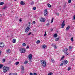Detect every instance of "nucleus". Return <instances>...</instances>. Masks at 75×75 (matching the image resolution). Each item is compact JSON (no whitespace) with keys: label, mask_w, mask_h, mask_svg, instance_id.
<instances>
[{"label":"nucleus","mask_w":75,"mask_h":75,"mask_svg":"<svg viewBox=\"0 0 75 75\" xmlns=\"http://www.w3.org/2000/svg\"><path fill=\"white\" fill-rule=\"evenodd\" d=\"M2 69L3 70L4 72L6 73L7 71H8L10 69V68L9 67H7V66H4L3 67Z\"/></svg>","instance_id":"nucleus-1"},{"label":"nucleus","mask_w":75,"mask_h":75,"mask_svg":"<svg viewBox=\"0 0 75 75\" xmlns=\"http://www.w3.org/2000/svg\"><path fill=\"white\" fill-rule=\"evenodd\" d=\"M25 50L24 48H22L20 49V52L21 53H25Z\"/></svg>","instance_id":"nucleus-2"},{"label":"nucleus","mask_w":75,"mask_h":75,"mask_svg":"<svg viewBox=\"0 0 75 75\" xmlns=\"http://www.w3.org/2000/svg\"><path fill=\"white\" fill-rule=\"evenodd\" d=\"M42 64L43 67H46V62L44 60L43 62H42Z\"/></svg>","instance_id":"nucleus-3"},{"label":"nucleus","mask_w":75,"mask_h":75,"mask_svg":"<svg viewBox=\"0 0 75 75\" xmlns=\"http://www.w3.org/2000/svg\"><path fill=\"white\" fill-rule=\"evenodd\" d=\"M45 18H44L41 17V18L40 19V21L41 22H44V23H45Z\"/></svg>","instance_id":"nucleus-4"},{"label":"nucleus","mask_w":75,"mask_h":75,"mask_svg":"<svg viewBox=\"0 0 75 75\" xmlns=\"http://www.w3.org/2000/svg\"><path fill=\"white\" fill-rule=\"evenodd\" d=\"M4 47V44L3 42H1L0 47L1 48H3Z\"/></svg>","instance_id":"nucleus-5"},{"label":"nucleus","mask_w":75,"mask_h":75,"mask_svg":"<svg viewBox=\"0 0 75 75\" xmlns=\"http://www.w3.org/2000/svg\"><path fill=\"white\" fill-rule=\"evenodd\" d=\"M30 28L29 27H28L25 30V33H27L28 31L29 30H30Z\"/></svg>","instance_id":"nucleus-6"},{"label":"nucleus","mask_w":75,"mask_h":75,"mask_svg":"<svg viewBox=\"0 0 75 75\" xmlns=\"http://www.w3.org/2000/svg\"><path fill=\"white\" fill-rule=\"evenodd\" d=\"M33 57V55L32 54H30L29 55L28 57L29 58L30 60H31V58H32V57Z\"/></svg>","instance_id":"nucleus-7"},{"label":"nucleus","mask_w":75,"mask_h":75,"mask_svg":"<svg viewBox=\"0 0 75 75\" xmlns=\"http://www.w3.org/2000/svg\"><path fill=\"white\" fill-rule=\"evenodd\" d=\"M62 62L64 65H66V64L68 63V61H67V60H66L64 61H63Z\"/></svg>","instance_id":"nucleus-8"},{"label":"nucleus","mask_w":75,"mask_h":75,"mask_svg":"<svg viewBox=\"0 0 75 75\" xmlns=\"http://www.w3.org/2000/svg\"><path fill=\"white\" fill-rule=\"evenodd\" d=\"M21 5H24L25 3L23 1H21Z\"/></svg>","instance_id":"nucleus-9"},{"label":"nucleus","mask_w":75,"mask_h":75,"mask_svg":"<svg viewBox=\"0 0 75 75\" xmlns=\"http://www.w3.org/2000/svg\"><path fill=\"white\" fill-rule=\"evenodd\" d=\"M42 48H43L44 49H45L47 48V45H44L42 46Z\"/></svg>","instance_id":"nucleus-10"},{"label":"nucleus","mask_w":75,"mask_h":75,"mask_svg":"<svg viewBox=\"0 0 75 75\" xmlns=\"http://www.w3.org/2000/svg\"><path fill=\"white\" fill-rule=\"evenodd\" d=\"M9 75H17V73H10Z\"/></svg>","instance_id":"nucleus-11"},{"label":"nucleus","mask_w":75,"mask_h":75,"mask_svg":"<svg viewBox=\"0 0 75 75\" xmlns=\"http://www.w3.org/2000/svg\"><path fill=\"white\" fill-rule=\"evenodd\" d=\"M60 38V37H58L57 38H56L55 39V41H58V40H59Z\"/></svg>","instance_id":"nucleus-12"},{"label":"nucleus","mask_w":75,"mask_h":75,"mask_svg":"<svg viewBox=\"0 0 75 75\" xmlns=\"http://www.w3.org/2000/svg\"><path fill=\"white\" fill-rule=\"evenodd\" d=\"M69 28H70V26H68V27H67L66 30V31H68V30L69 29Z\"/></svg>","instance_id":"nucleus-13"},{"label":"nucleus","mask_w":75,"mask_h":75,"mask_svg":"<svg viewBox=\"0 0 75 75\" xmlns=\"http://www.w3.org/2000/svg\"><path fill=\"white\" fill-rule=\"evenodd\" d=\"M54 37H55V38H57V37H58V35H57V33H55L54 35Z\"/></svg>","instance_id":"nucleus-14"},{"label":"nucleus","mask_w":75,"mask_h":75,"mask_svg":"<svg viewBox=\"0 0 75 75\" xmlns=\"http://www.w3.org/2000/svg\"><path fill=\"white\" fill-rule=\"evenodd\" d=\"M65 24H62L61 25V28H64V26H65Z\"/></svg>","instance_id":"nucleus-15"},{"label":"nucleus","mask_w":75,"mask_h":75,"mask_svg":"<svg viewBox=\"0 0 75 75\" xmlns=\"http://www.w3.org/2000/svg\"><path fill=\"white\" fill-rule=\"evenodd\" d=\"M44 13H48V11H47V9H45L44 10Z\"/></svg>","instance_id":"nucleus-16"},{"label":"nucleus","mask_w":75,"mask_h":75,"mask_svg":"<svg viewBox=\"0 0 75 75\" xmlns=\"http://www.w3.org/2000/svg\"><path fill=\"white\" fill-rule=\"evenodd\" d=\"M3 67V64H0V69H1V68H2Z\"/></svg>","instance_id":"nucleus-17"},{"label":"nucleus","mask_w":75,"mask_h":75,"mask_svg":"<svg viewBox=\"0 0 75 75\" xmlns=\"http://www.w3.org/2000/svg\"><path fill=\"white\" fill-rule=\"evenodd\" d=\"M12 42H13V43H16V39H13V40Z\"/></svg>","instance_id":"nucleus-18"},{"label":"nucleus","mask_w":75,"mask_h":75,"mask_svg":"<svg viewBox=\"0 0 75 75\" xmlns=\"http://www.w3.org/2000/svg\"><path fill=\"white\" fill-rule=\"evenodd\" d=\"M34 1H32L30 3L31 5L32 6L33 5H34Z\"/></svg>","instance_id":"nucleus-19"},{"label":"nucleus","mask_w":75,"mask_h":75,"mask_svg":"<svg viewBox=\"0 0 75 75\" xmlns=\"http://www.w3.org/2000/svg\"><path fill=\"white\" fill-rule=\"evenodd\" d=\"M23 46V47H25L26 46V44H25V43H23L22 44Z\"/></svg>","instance_id":"nucleus-20"},{"label":"nucleus","mask_w":75,"mask_h":75,"mask_svg":"<svg viewBox=\"0 0 75 75\" xmlns=\"http://www.w3.org/2000/svg\"><path fill=\"white\" fill-rule=\"evenodd\" d=\"M28 63V61L27 60H26L24 62V64H27Z\"/></svg>","instance_id":"nucleus-21"},{"label":"nucleus","mask_w":75,"mask_h":75,"mask_svg":"<svg viewBox=\"0 0 75 75\" xmlns=\"http://www.w3.org/2000/svg\"><path fill=\"white\" fill-rule=\"evenodd\" d=\"M45 16H48V13H44Z\"/></svg>","instance_id":"nucleus-22"},{"label":"nucleus","mask_w":75,"mask_h":75,"mask_svg":"<svg viewBox=\"0 0 75 75\" xmlns=\"http://www.w3.org/2000/svg\"><path fill=\"white\" fill-rule=\"evenodd\" d=\"M47 6L48 7H51V5L49 4H48Z\"/></svg>","instance_id":"nucleus-23"},{"label":"nucleus","mask_w":75,"mask_h":75,"mask_svg":"<svg viewBox=\"0 0 75 75\" xmlns=\"http://www.w3.org/2000/svg\"><path fill=\"white\" fill-rule=\"evenodd\" d=\"M69 49L70 50H72V47H71V46H69Z\"/></svg>","instance_id":"nucleus-24"},{"label":"nucleus","mask_w":75,"mask_h":75,"mask_svg":"<svg viewBox=\"0 0 75 75\" xmlns=\"http://www.w3.org/2000/svg\"><path fill=\"white\" fill-rule=\"evenodd\" d=\"M6 8H7V6H5L3 8H2V9H3V10H4V9H6Z\"/></svg>","instance_id":"nucleus-25"},{"label":"nucleus","mask_w":75,"mask_h":75,"mask_svg":"<svg viewBox=\"0 0 75 75\" xmlns=\"http://www.w3.org/2000/svg\"><path fill=\"white\" fill-rule=\"evenodd\" d=\"M51 62H54V59H51Z\"/></svg>","instance_id":"nucleus-26"},{"label":"nucleus","mask_w":75,"mask_h":75,"mask_svg":"<svg viewBox=\"0 0 75 75\" xmlns=\"http://www.w3.org/2000/svg\"><path fill=\"white\" fill-rule=\"evenodd\" d=\"M4 4V2H1L0 3V5L1 6V5H3V4Z\"/></svg>","instance_id":"nucleus-27"},{"label":"nucleus","mask_w":75,"mask_h":75,"mask_svg":"<svg viewBox=\"0 0 75 75\" xmlns=\"http://www.w3.org/2000/svg\"><path fill=\"white\" fill-rule=\"evenodd\" d=\"M10 49H8L7 50V53H10Z\"/></svg>","instance_id":"nucleus-28"},{"label":"nucleus","mask_w":75,"mask_h":75,"mask_svg":"<svg viewBox=\"0 0 75 75\" xmlns=\"http://www.w3.org/2000/svg\"><path fill=\"white\" fill-rule=\"evenodd\" d=\"M40 40H38L37 41V42H36V43L37 44H39V43H40Z\"/></svg>","instance_id":"nucleus-29"},{"label":"nucleus","mask_w":75,"mask_h":75,"mask_svg":"<svg viewBox=\"0 0 75 75\" xmlns=\"http://www.w3.org/2000/svg\"><path fill=\"white\" fill-rule=\"evenodd\" d=\"M73 38H74L72 37L71 39V41L72 42H73V41H74V40H73Z\"/></svg>","instance_id":"nucleus-30"},{"label":"nucleus","mask_w":75,"mask_h":75,"mask_svg":"<svg viewBox=\"0 0 75 75\" xmlns=\"http://www.w3.org/2000/svg\"><path fill=\"white\" fill-rule=\"evenodd\" d=\"M64 53L65 54L67 55H68V53L67 52H64Z\"/></svg>","instance_id":"nucleus-31"},{"label":"nucleus","mask_w":75,"mask_h":75,"mask_svg":"<svg viewBox=\"0 0 75 75\" xmlns=\"http://www.w3.org/2000/svg\"><path fill=\"white\" fill-rule=\"evenodd\" d=\"M73 20H75V15H74L73 17Z\"/></svg>","instance_id":"nucleus-32"},{"label":"nucleus","mask_w":75,"mask_h":75,"mask_svg":"<svg viewBox=\"0 0 75 75\" xmlns=\"http://www.w3.org/2000/svg\"><path fill=\"white\" fill-rule=\"evenodd\" d=\"M46 26H48L49 25H50V23H47V24H46Z\"/></svg>","instance_id":"nucleus-33"},{"label":"nucleus","mask_w":75,"mask_h":75,"mask_svg":"<svg viewBox=\"0 0 75 75\" xmlns=\"http://www.w3.org/2000/svg\"><path fill=\"white\" fill-rule=\"evenodd\" d=\"M15 64L16 65H18V64H19V62H16Z\"/></svg>","instance_id":"nucleus-34"},{"label":"nucleus","mask_w":75,"mask_h":75,"mask_svg":"<svg viewBox=\"0 0 75 75\" xmlns=\"http://www.w3.org/2000/svg\"><path fill=\"white\" fill-rule=\"evenodd\" d=\"M24 70H21V73H22V74H23V73H24Z\"/></svg>","instance_id":"nucleus-35"},{"label":"nucleus","mask_w":75,"mask_h":75,"mask_svg":"<svg viewBox=\"0 0 75 75\" xmlns=\"http://www.w3.org/2000/svg\"><path fill=\"white\" fill-rule=\"evenodd\" d=\"M66 6H67V5H66V4H64L63 5V7H66Z\"/></svg>","instance_id":"nucleus-36"},{"label":"nucleus","mask_w":75,"mask_h":75,"mask_svg":"<svg viewBox=\"0 0 75 75\" xmlns=\"http://www.w3.org/2000/svg\"><path fill=\"white\" fill-rule=\"evenodd\" d=\"M53 20H54V18H52L51 20V23H52L53 22Z\"/></svg>","instance_id":"nucleus-37"},{"label":"nucleus","mask_w":75,"mask_h":75,"mask_svg":"<svg viewBox=\"0 0 75 75\" xmlns=\"http://www.w3.org/2000/svg\"><path fill=\"white\" fill-rule=\"evenodd\" d=\"M68 2L69 3H71V0H69L68 1Z\"/></svg>","instance_id":"nucleus-38"},{"label":"nucleus","mask_w":75,"mask_h":75,"mask_svg":"<svg viewBox=\"0 0 75 75\" xmlns=\"http://www.w3.org/2000/svg\"><path fill=\"white\" fill-rule=\"evenodd\" d=\"M21 69L22 70H24V67L23 66H22Z\"/></svg>","instance_id":"nucleus-39"},{"label":"nucleus","mask_w":75,"mask_h":75,"mask_svg":"<svg viewBox=\"0 0 75 75\" xmlns=\"http://www.w3.org/2000/svg\"><path fill=\"white\" fill-rule=\"evenodd\" d=\"M36 7H34L33 8V9L34 10H36Z\"/></svg>","instance_id":"nucleus-40"},{"label":"nucleus","mask_w":75,"mask_h":75,"mask_svg":"<svg viewBox=\"0 0 75 75\" xmlns=\"http://www.w3.org/2000/svg\"><path fill=\"white\" fill-rule=\"evenodd\" d=\"M71 70V68L70 67H68V71H70Z\"/></svg>","instance_id":"nucleus-41"},{"label":"nucleus","mask_w":75,"mask_h":75,"mask_svg":"<svg viewBox=\"0 0 75 75\" xmlns=\"http://www.w3.org/2000/svg\"><path fill=\"white\" fill-rule=\"evenodd\" d=\"M54 45H54V43H52L51 45V46L54 47Z\"/></svg>","instance_id":"nucleus-42"},{"label":"nucleus","mask_w":75,"mask_h":75,"mask_svg":"<svg viewBox=\"0 0 75 75\" xmlns=\"http://www.w3.org/2000/svg\"><path fill=\"white\" fill-rule=\"evenodd\" d=\"M64 56H63L61 58V60H62V59H64Z\"/></svg>","instance_id":"nucleus-43"},{"label":"nucleus","mask_w":75,"mask_h":75,"mask_svg":"<svg viewBox=\"0 0 75 75\" xmlns=\"http://www.w3.org/2000/svg\"><path fill=\"white\" fill-rule=\"evenodd\" d=\"M33 24H35V21H33Z\"/></svg>","instance_id":"nucleus-44"},{"label":"nucleus","mask_w":75,"mask_h":75,"mask_svg":"<svg viewBox=\"0 0 75 75\" xmlns=\"http://www.w3.org/2000/svg\"><path fill=\"white\" fill-rule=\"evenodd\" d=\"M56 14L58 16H59V13H57Z\"/></svg>","instance_id":"nucleus-45"},{"label":"nucleus","mask_w":75,"mask_h":75,"mask_svg":"<svg viewBox=\"0 0 75 75\" xmlns=\"http://www.w3.org/2000/svg\"><path fill=\"white\" fill-rule=\"evenodd\" d=\"M53 74H52L51 73H48V75H52Z\"/></svg>","instance_id":"nucleus-46"},{"label":"nucleus","mask_w":75,"mask_h":75,"mask_svg":"<svg viewBox=\"0 0 75 75\" xmlns=\"http://www.w3.org/2000/svg\"><path fill=\"white\" fill-rule=\"evenodd\" d=\"M19 21H20V22H21V21H22V20H21V18H20V19H19Z\"/></svg>","instance_id":"nucleus-47"},{"label":"nucleus","mask_w":75,"mask_h":75,"mask_svg":"<svg viewBox=\"0 0 75 75\" xmlns=\"http://www.w3.org/2000/svg\"><path fill=\"white\" fill-rule=\"evenodd\" d=\"M54 48H55V49H56V48H57V46H56L55 45H54Z\"/></svg>","instance_id":"nucleus-48"},{"label":"nucleus","mask_w":75,"mask_h":75,"mask_svg":"<svg viewBox=\"0 0 75 75\" xmlns=\"http://www.w3.org/2000/svg\"><path fill=\"white\" fill-rule=\"evenodd\" d=\"M5 61H6V59H4L3 60V62H5Z\"/></svg>","instance_id":"nucleus-49"},{"label":"nucleus","mask_w":75,"mask_h":75,"mask_svg":"<svg viewBox=\"0 0 75 75\" xmlns=\"http://www.w3.org/2000/svg\"><path fill=\"white\" fill-rule=\"evenodd\" d=\"M44 61V60H41V64H42V62H43V61Z\"/></svg>","instance_id":"nucleus-50"},{"label":"nucleus","mask_w":75,"mask_h":75,"mask_svg":"<svg viewBox=\"0 0 75 75\" xmlns=\"http://www.w3.org/2000/svg\"><path fill=\"white\" fill-rule=\"evenodd\" d=\"M65 23V21H64L63 22H62V24H65L64 23Z\"/></svg>","instance_id":"nucleus-51"},{"label":"nucleus","mask_w":75,"mask_h":75,"mask_svg":"<svg viewBox=\"0 0 75 75\" xmlns=\"http://www.w3.org/2000/svg\"><path fill=\"white\" fill-rule=\"evenodd\" d=\"M30 75H33V74L32 73H30Z\"/></svg>","instance_id":"nucleus-52"},{"label":"nucleus","mask_w":75,"mask_h":75,"mask_svg":"<svg viewBox=\"0 0 75 75\" xmlns=\"http://www.w3.org/2000/svg\"><path fill=\"white\" fill-rule=\"evenodd\" d=\"M37 73H35L33 74V75H37Z\"/></svg>","instance_id":"nucleus-53"},{"label":"nucleus","mask_w":75,"mask_h":75,"mask_svg":"<svg viewBox=\"0 0 75 75\" xmlns=\"http://www.w3.org/2000/svg\"><path fill=\"white\" fill-rule=\"evenodd\" d=\"M63 63H62L61 64H60V66H62V65H63Z\"/></svg>","instance_id":"nucleus-54"},{"label":"nucleus","mask_w":75,"mask_h":75,"mask_svg":"<svg viewBox=\"0 0 75 75\" xmlns=\"http://www.w3.org/2000/svg\"><path fill=\"white\" fill-rule=\"evenodd\" d=\"M26 48L28 49V48H29V46H27V47H26Z\"/></svg>","instance_id":"nucleus-55"},{"label":"nucleus","mask_w":75,"mask_h":75,"mask_svg":"<svg viewBox=\"0 0 75 75\" xmlns=\"http://www.w3.org/2000/svg\"><path fill=\"white\" fill-rule=\"evenodd\" d=\"M50 30L51 31H53V28H52Z\"/></svg>","instance_id":"nucleus-56"},{"label":"nucleus","mask_w":75,"mask_h":75,"mask_svg":"<svg viewBox=\"0 0 75 75\" xmlns=\"http://www.w3.org/2000/svg\"><path fill=\"white\" fill-rule=\"evenodd\" d=\"M47 35V34L45 33V34L44 35V36H45Z\"/></svg>","instance_id":"nucleus-57"},{"label":"nucleus","mask_w":75,"mask_h":75,"mask_svg":"<svg viewBox=\"0 0 75 75\" xmlns=\"http://www.w3.org/2000/svg\"><path fill=\"white\" fill-rule=\"evenodd\" d=\"M31 34V33L30 32V33H29L28 34V35H30V34Z\"/></svg>","instance_id":"nucleus-58"},{"label":"nucleus","mask_w":75,"mask_h":75,"mask_svg":"<svg viewBox=\"0 0 75 75\" xmlns=\"http://www.w3.org/2000/svg\"><path fill=\"white\" fill-rule=\"evenodd\" d=\"M67 51H68V48H66V51L67 52Z\"/></svg>","instance_id":"nucleus-59"},{"label":"nucleus","mask_w":75,"mask_h":75,"mask_svg":"<svg viewBox=\"0 0 75 75\" xmlns=\"http://www.w3.org/2000/svg\"><path fill=\"white\" fill-rule=\"evenodd\" d=\"M1 51H0V55H1Z\"/></svg>","instance_id":"nucleus-60"},{"label":"nucleus","mask_w":75,"mask_h":75,"mask_svg":"<svg viewBox=\"0 0 75 75\" xmlns=\"http://www.w3.org/2000/svg\"><path fill=\"white\" fill-rule=\"evenodd\" d=\"M46 33H47V32H45V34H46Z\"/></svg>","instance_id":"nucleus-61"},{"label":"nucleus","mask_w":75,"mask_h":75,"mask_svg":"<svg viewBox=\"0 0 75 75\" xmlns=\"http://www.w3.org/2000/svg\"><path fill=\"white\" fill-rule=\"evenodd\" d=\"M14 1H17V0H14Z\"/></svg>","instance_id":"nucleus-62"},{"label":"nucleus","mask_w":75,"mask_h":75,"mask_svg":"<svg viewBox=\"0 0 75 75\" xmlns=\"http://www.w3.org/2000/svg\"><path fill=\"white\" fill-rule=\"evenodd\" d=\"M29 23L30 24V22H29Z\"/></svg>","instance_id":"nucleus-63"}]
</instances>
